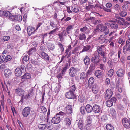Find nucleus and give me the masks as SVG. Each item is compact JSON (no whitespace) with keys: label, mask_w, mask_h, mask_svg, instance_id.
I'll use <instances>...</instances> for the list:
<instances>
[{"label":"nucleus","mask_w":130,"mask_h":130,"mask_svg":"<svg viewBox=\"0 0 130 130\" xmlns=\"http://www.w3.org/2000/svg\"><path fill=\"white\" fill-rule=\"evenodd\" d=\"M66 112L64 113L62 111H60L58 113L56 114L57 115H60L62 117L61 119H63V118H65L67 116V114H71L72 112V106L71 105H68L66 107Z\"/></svg>","instance_id":"nucleus-1"},{"label":"nucleus","mask_w":130,"mask_h":130,"mask_svg":"<svg viewBox=\"0 0 130 130\" xmlns=\"http://www.w3.org/2000/svg\"><path fill=\"white\" fill-rule=\"evenodd\" d=\"M105 93L104 99L106 100L109 99L112 97L113 94V92L111 89H108L107 90Z\"/></svg>","instance_id":"nucleus-2"},{"label":"nucleus","mask_w":130,"mask_h":130,"mask_svg":"<svg viewBox=\"0 0 130 130\" xmlns=\"http://www.w3.org/2000/svg\"><path fill=\"white\" fill-rule=\"evenodd\" d=\"M97 27L98 28L101 32H104V33L105 35L108 34L109 32V29L107 27L103 25L99 24Z\"/></svg>","instance_id":"nucleus-3"},{"label":"nucleus","mask_w":130,"mask_h":130,"mask_svg":"<svg viewBox=\"0 0 130 130\" xmlns=\"http://www.w3.org/2000/svg\"><path fill=\"white\" fill-rule=\"evenodd\" d=\"M99 55L98 54L97 52H95L94 54V56L92 57L91 59V61L94 63V65L99 62Z\"/></svg>","instance_id":"nucleus-4"},{"label":"nucleus","mask_w":130,"mask_h":130,"mask_svg":"<svg viewBox=\"0 0 130 130\" xmlns=\"http://www.w3.org/2000/svg\"><path fill=\"white\" fill-rule=\"evenodd\" d=\"M8 19L12 21H20L22 20V17L21 15H12L11 16L8 18Z\"/></svg>","instance_id":"nucleus-5"},{"label":"nucleus","mask_w":130,"mask_h":130,"mask_svg":"<svg viewBox=\"0 0 130 130\" xmlns=\"http://www.w3.org/2000/svg\"><path fill=\"white\" fill-rule=\"evenodd\" d=\"M31 108L29 107H25L22 111V115L24 117H27L30 114Z\"/></svg>","instance_id":"nucleus-6"},{"label":"nucleus","mask_w":130,"mask_h":130,"mask_svg":"<svg viewBox=\"0 0 130 130\" xmlns=\"http://www.w3.org/2000/svg\"><path fill=\"white\" fill-rule=\"evenodd\" d=\"M117 99L115 97H112L110 100L107 101L106 103L107 106L109 107H110L113 105V103L116 102Z\"/></svg>","instance_id":"nucleus-7"},{"label":"nucleus","mask_w":130,"mask_h":130,"mask_svg":"<svg viewBox=\"0 0 130 130\" xmlns=\"http://www.w3.org/2000/svg\"><path fill=\"white\" fill-rule=\"evenodd\" d=\"M122 122L123 126L126 128H130V123L128 119L125 118L123 119Z\"/></svg>","instance_id":"nucleus-8"},{"label":"nucleus","mask_w":130,"mask_h":130,"mask_svg":"<svg viewBox=\"0 0 130 130\" xmlns=\"http://www.w3.org/2000/svg\"><path fill=\"white\" fill-rule=\"evenodd\" d=\"M72 90H70L69 91L66 93L65 96L67 98L70 99H74L76 98L75 95Z\"/></svg>","instance_id":"nucleus-9"},{"label":"nucleus","mask_w":130,"mask_h":130,"mask_svg":"<svg viewBox=\"0 0 130 130\" xmlns=\"http://www.w3.org/2000/svg\"><path fill=\"white\" fill-rule=\"evenodd\" d=\"M77 70L74 67L71 68L69 71V74L71 77H74L76 74Z\"/></svg>","instance_id":"nucleus-10"},{"label":"nucleus","mask_w":130,"mask_h":130,"mask_svg":"<svg viewBox=\"0 0 130 130\" xmlns=\"http://www.w3.org/2000/svg\"><path fill=\"white\" fill-rule=\"evenodd\" d=\"M15 91L16 94L20 96L24 95L25 91L20 87L17 88Z\"/></svg>","instance_id":"nucleus-11"},{"label":"nucleus","mask_w":130,"mask_h":130,"mask_svg":"<svg viewBox=\"0 0 130 130\" xmlns=\"http://www.w3.org/2000/svg\"><path fill=\"white\" fill-rule=\"evenodd\" d=\"M92 111L95 113H98L101 111L100 106L98 105L94 104L92 107Z\"/></svg>","instance_id":"nucleus-12"},{"label":"nucleus","mask_w":130,"mask_h":130,"mask_svg":"<svg viewBox=\"0 0 130 130\" xmlns=\"http://www.w3.org/2000/svg\"><path fill=\"white\" fill-rule=\"evenodd\" d=\"M123 53L125 55H128L130 52V44L125 45L123 48Z\"/></svg>","instance_id":"nucleus-13"},{"label":"nucleus","mask_w":130,"mask_h":130,"mask_svg":"<svg viewBox=\"0 0 130 130\" xmlns=\"http://www.w3.org/2000/svg\"><path fill=\"white\" fill-rule=\"evenodd\" d=\"M107 36L105 35H100L99 38L100 42L101 43H107L108 41L107 39H106Z\"/></svg>","instance_id":"nucleus-14"},{"label":"nucleus","mask_w":130,"mask_h":130,"mask_svg":"<svg viewBox=\"0 0 130 130\" xmlns=\"http://www.w3.org/2000/svg\"><path fill=\"white\" fill-rule=\"evenodd\" d=\"M57 115L56 114L55 116L53 117L51 120L52 122L54 124H58L61 121L60 117L57 116Z\"/></svg>","instance_id":"nucleus-15"},{"label":"nucleus","mask_w":130,"mask_h":130,"mask_svg":"<svg viewBox=\"0 0 130 130\" xmlns=\"http://www.w3.org/2000/svg\"><path fill=\"white\" fill-rule=\"evenodd\" d=\"M117 76L120 77H122L123 76L125 73V71L122 69H119L117 72Z\"/></svg>","instance_id":"nucleus-16"},{"label":"nucleus","mask_w":130,"mask_h":130,"mask_svg":"<svg viewBox=\"0 0 130 130\" xmlns=\"http://www.w3.org/2000/svg\"><path fill=\"white\" fill-rule=\"evenodd\" d=\"M95 68L94 64H92L89 67V69L87 72V73L89 75H91L92 73Z\"/></svg>","instance_id":"nucleus-17"},{"label":"nucleus","mask_w":130,"mask_h":130,"mask_svg":"<svg viewBox=\"0 0 130 130\" xmlns=\"http://www.w3.org/2000/svg\"><path fill=\"white\" fill-rule=\"evenodd\" d=\"M110 22L112 23H111L110 27L112 29H117L118 26V24L117 23L115 20L111 21Z\"/></svg>","instance_id":"nucleus-18"},{"label":"nucleus","mask_w":130,"mask_h":130,"mask_svg":"<svg viewBox=\"0 0 130 130\" xmlns=\"http://www.w3.org/2000/svg\"><path fill=\"white\" fill-rule=\"evenodd\" d=\"M4 75L7 78H9L10 76L12 74V72L9 69H6L4 71Z\"/></svg>","instance_id":"nucleus-19"},{"label":"nucleus","mask_w":130,"mask_h":130,"mask_svg":"<svg viewBox=\"0 0 130 130\" xmlns=\"http://www.w3.org/2000/svg\"><path fill=\"white\" fill-rule=\"evenodd\" d=\"M85 109L88 113H91L92 111V107L89 104L86 105Z\"/></svg>","instance_id":"nucleus-20"},{"label":"nucleus","mask_w":130,"mask_h":130,"mask_svg":"<svg viewBox=\"0 0 130 130\" xmlns=\"http://www.w3.org/2000/svg\"><path fill=\"white\" fill-rule=\"evenodd\" d=\"M35 30L34 28L33 27H28L27 28V31L28 35L30 36L32 33H34Z\"/></svg>","instance_id":"nucleus-21"},{"label":"nucleus","mask_w":130,"mask_h":130,"mask_svg":"<svg viewBox=\"0 0 130 130\" xmlns=\"http://www.w3.org/2000/svg\"><path fill=\"white\" fill-rule=\"evenodd\" d=\"M15 75L16 76L20 77L21 75L22 72L19 68H17L15 70Z\"/></svg>","instance_id":"nucleus-22"},{"label":"nucleus","mask_w":130,"mask_h":130,"mask_svg":"<svg viewBox=\"0 0 130 130\" xmlns=\"http://www.w3.org/2000/svg\"><path fill=\"white\" fill-rule=\"evenodd\" d=\"M83 61L84 64L88 66L90 61L89 57L86 56L84 59Z\"/></svg>","instance_id":"nucleus-23"},{"label":"nucleus","mask_w":130,"mask_h":130,"mask_svg":"<svg viewBox=\"0 0 130 130\" xmlns=\"http://www.w3.org/2000/svg\"><path fill=\"white\" fill-rule=\"evenodd\" d=\"M99 89V87L97 85L94 84L92 88L93 93L95 94H97L98 92Z\"/></svg>","instance_id":"nucleus-24"},{"label":"nucleus","mask_w":130,"mask_h":130,"mask_svg":"<svg viewBox=\"0 0 130 130\" xmlns=\"http://www.w3.org/2000/svg\"><path fill=\"white\" fill-rule=\"evenodd\" d=\"M42 58L44 59L49 60V57L48 54L44 52H42L41 54Z\"/></svg>","instance_id":"nucleus-25"},{"label":"nucleus","mask_w":130,"mask_h":130,"mask_svg":"<svg viewBox=\"0 0 130 130\" xmlns=\"http://www.w3.org/2000/svg\"><path fill=\"white\" fill-rule=\"evenodd\" d=\"M88 75L87 73L85 74L84 72L82 73L80 75V79L83 80L85 79H87L88 78Z\"/></svg>","instance_id":"nucleus-26"},{"label":"nucleus","mask_w":130,"mask_h":130,"mask_svg":"<svg viewBox=\"0 0 130 130\" xmlns=\"http://www.w3.org/2000/svg\"><path fill=\"white\" fill-rule=\"evenodd\" d=\"M98 52V54L99 55H100L101 56L104 57L105 56V54L104 52H102V48L101 47H98L97 49V52Z\"/></svg>","instance_id":"nucleus-27"},{"label":"nucleus","mask_w":130,"mask_h":130,"mask_svg":"<svg viewBox=\"0 0 130 130\" xmlns=\"http://www.w3.org/2000/svg\"><path fill=\"white\" fill-rule=\"evenodd\" d=\"M70 66L68 63H66L64 67L61 69V73L62 74H64L66 71L67 69Z\"/></svg>","instance_id":"nucleus-28"},{"label":"nucleus","mask_w":130,"mask_h":130,"mask_svg":"<svg viewBox=\"0 0 130 130\" xmlns=\"http://www.w3.org/2000/svg\"><path fill=\"white\" fill-rule=\"evenodd\" d=\"M83 122L82 120H80L79 121L78 124V126L80 130H83Z\"/></svg>","instance_id":"nucleus-29"},{"label":"nucleus","mask_w":130,"mask_h":130,"mask_svg":"<svg viewBox=\"0 0 130 130\" xmlns=\"http://www.w3.org/2000/svg\"><path fill=\"white\" fill-rule=\"evenodd\" d=\"M80 30L82 32L84 33L85 34H88L89 32L88 31V28L86 26H85L83 28H80Z\"/></svg>","instance_id":"nucleus-30"},{"label":"nucleus","mask_w":130,"mask_h":130,"mask_svg":"<svg viewBox=\"0 0 130 130\" xmlns=\"http://www.w3.org/2000/svg\"><path fill=\"white\" fill-rule=\"evenodd\" d=\"M94 79L93 77H90L88 81V86L89 87H91V85L93 84L94 82Z\"/></svg>","instance_id":"nucleus-31"},{"label":"nucleus","mask_w":130,"mask_h":130,"mask_svg":"<svg viewBox=\"0 0 130 130\" xmlns=\"http://www.w3.org/2000/svg\"><path fill=\"white\" fill-rule=\"evenodd\" d=\"M94 74L98 78H100L102 75V72L100 70L96 71L94 73Z\"/></svg>","instance_id":"nucleus-32"},{"label":"nucleus","mask_w":130,"mask_h":130,"mask_svg":"<svg viewBox=\"0 0 130 130\" xmlns=\"http://www.w3.org/2000/svg\"><path fill=\"white\" fill-rule=\"evenodd\" d=\"M78 37L79 39L81 40H85L86 39L85 35L83 33L79 34Z\"/></svg>","instance_id":"nucleus-33"},{"label":"nucleus","mask_w":130,"mask_h":130,"mask_svg":"<svg viewBox=\"0 0 130 130\" xmlns=\"http://www.w3.org/2000/svg\"><path fill=\"white\" fill-rule=\"evenodd\" d=\"M30 77L31 76L30 74L28 73H27L24 74L21 77V78L22 79L24 78L28 79L30 78Z\"/></svg>","instance_id":"nucleus-34"},{"label":"nucleus","mask_w":130,"mask_h":130,"mask_svg":"<svg viewBox=\"0 0 130 130\" xmlns=\"http://www.w3.org/2000/svg\"><path fill=\"white\" fill-rule=\"evenodd\" d=\"M91 46L90 45H86L84 46L82 50V52L86 51L89 50L91 48Z\"/></svg>","instance_id":"nucleus-35"},{"label":"nucleus","mask_w":130,"mask_h":130,"mask_svg":"<svg viewBox=\"0 0 130 130\" xmlns=\"http://www.w3.org/2000/svg\"><path fill=\"white\" fill-rule=\"evenodd\" d=\"M106 128L107 130H114L113 126L110 124H107L106 126Z\"/></svg>","instance_id":"nucleus-36"},{"label":"nucleus","mask_w":130,"mask_h":130,"mask_svg":"<svg viewBox=\"0 0 130 130\" xmlns=\"http://www.w3.org/2000/svg\"><path fill=\"white\" fill-rule=\"evenodd\" d=\"M32 91H31L30 92H29V94L27 95H25L24 96V98L26 100H27L30 97H32L33 96V94L32 93Z\"/></svg>","instance_id":"nucleus-37"},{"label":"nucleus","mask_w":130,"mask_h":130,"mask_svg":"<svg viewBox=\"0 0 130 130\" xmlns=\"http://www.w3.org/2000/svg\"><path fill=\"white\" fill-rule=\"evenodd\" d=\"M36 48L35 47L32 48L30 49L28 52L27 53L28 55H30L36 51Z\"/></svg>","instance_id":"nucleus-38"},{"label":"nucleus","mask_w":130,"mask_h":130,"mask_svg":"<svg viewBox=\"0 0 130 130\" xmlns=\"http://www.w3.org/2000/svg\"><path fill=\"white\" fill-rule=\"evenodd\" d=\"M71 10L72 11L75 13H77L79 11V9L78 6H75L74 8L72 7Z\"/></svg>","instance_id":"nucleus-39"},{"label":"nucleus","mask_w":130,"mask_h":130,"mask_svg":"<svg viewBox=\"0 0 130 130\" xmlns=\"http://www.w3.org/2000/svg\"><path fill=\"white\" fill-rule=\"evenodd\" d=\"M47 123L46 124V127L48 130H50L52 129L51 124L50 122L48 123V119H47Z\"/></svg>","instance_id":"nucleus-40"},{"label":"nucleus","mask_w":130,"mask_h":130,"mask_svg":"<svg viewBox=\"0 0 130 130\" xmlns=\"http://www.w3.org/2000/svg\"><path fill=\"white\" fill-rule=\"evenodd\" d=\"M4 13V15L5 16L8 17L9 18L10 17L12 16V14L9 11H5Z\"/></svg>","instance_id":"nucleus-41"},{"label":"nucleus","mask_w":130,"mask_h":130,"mask_svg":"<svg viewBox=\"0 0 130 130\" xmlns=\"http://www.w3.org/2000/svg\"><path fill=\"white\" fill-rule=\"evenodd\" d=\"M66 122V124L67 125H69L71 124V121L70 119L68 118H66L65 120Z\"/></svg>","instance_id":"nucleus-42"},{"label":"nucleus","mask_w":130,"mask_h":130,"mask_svg":"<svg viewBox=\"0 0 130 130\" xmlns=\"http://www.w3.org/2000/svg\"><path fill=\"white\" fill-rule=\"evenodd\" d=\"M113 74V70L111 69L108 71V75L110 77L112 76Z\"/></svg>","instance_id":"nucleus-43"},{"label":"nucleus","mask_w":130,"mask_h":130,"mask_svg":"<svg viewBox=\"0 0 130 130\" xmlns=\"http://www.w3.org/2000/svg\"><path fill=\"white\" fill-rule=\"evenodd\" d=\"M94 6L90 4H89L88 6H87L85 9L87 10H90L91 9L93 8Z\"/></svg>","instance_id":"nucleus-44"},{"label":"nucleus","mask_w":130,"mask_h":130,"mask_svg":"<svg viewBox=\"0 0 130 130\" xmlns=\"http://www.w3.org/2000/svg\"><path fill=\"white\" fill-rule=\"evenodd\" d=\"M119 40L118 41V42L120 44L122 43L121 45V46L123 45L125 43V41L124 40L123 41L122 39L121 38H119Z\"/></svg>","instance_id":"nucleus-45"},{"label":"nucleus","mask_w":130,"mask_h":130,"mask_svg":"<svg viewBox=\"0 0 130 130\" xmlns=\"http://www.w3.org/2000/svg\"><path fill=\"white\" fill-rule=\"evenodd\" d=\"M19 69H20L21 71H22L23 73H24L25 72L26 68L25 66L24 65H21Z\"/></svg>","instance_id":"nucleus-46"},{"label":"nucleus","mask_w":130,"mask_h":130,"mask_svg":"<svg viewBox=\"0 0 130 130\" xmlns=\"http://www.w3.org/2000/svg\"><path fill=\"white\" fill-rule=\"evenodd\" d=\"M48 48L50 50H52L55 48V46L53 44H49L48 46Z\"/></svg>","instance_id":"nucleus-47"},{"label":"nucleus","mask_w":130,"mask_h":130,"mask_svg":"<svg viewBox=\"0 0 130 130\" xmlns=\"http://www.w3.org/2000/svg\"><path fill=\"white\" fill-rule=\"evenodd\" d=\"M58 45L60 49V51L61 52H63L64 51V49L63 45L60 43H58Z\"/></svg>","instance_id":"nucleus-48"},{"label":"nucleus","mask_w":130,"mask_h":130,"mask_svg":"<svg viewBox=\"0 0 130 130\" xmlns=\"http://www.w3.org/2000/svg\"><path fill=\"white\" fill-rule=\"evenodd\" d=\"M85 107L84 106H82L80 109V111L82 114H84L85 113Z\"/></svg>","instance_id":"nucleus-49"},{"label":"nucleus","mask_w":130,"mask_h":130,"mask_svg":"<svg viewBox=\"0 0 130 130\" xmlns=\"http://www.w3.org/2000/svg\"><path fill=\"white\" fill-rule=\"evenodd\" d=\"M110 113L112 116H114L116 114V112L115 109L113 108H111L110 109Z\"/></svg>","instance_id":"nucleus-50"},{"label":"nucleus","mask_w":130,"mask_h":130,"mask_svg":"<svg viewBox=\"0 0 130 130\" xmlns=\"http://www.w3.org/2000/svg\"><path fill=\"white\" fill-rule=\"evenodd\" d=\"M46 127V126L45 124H40L38 126V127L40 129H44Z\"/></svg>","instance_id":"nucleus-51"},{"label":"nucleus","mask_w":130,"mask_h":130,"mask_svg":"<svg viewBox=\"0 0 130 130\" xmlns=\"http://www.w3.org/2000/svg\"><path fill=\"white\" fill-rule=\"evenodd\" d=\"M58 35L59 36L61 41H62L64 39V36L63 34L61 32L60 34H58Z\"/></svg>","instance_id":"nucleus-52"},{"label":"nucleus","mask_w":130,"mask_h":130,"mask_svg":"<svg viewBox=\"0 0 130 130\" xmlns=\"http://www.w3.org/2000/svg\"><path fill=\"white\" fill-rule=\"evenodd\" d=\"M58 30V28L56 27L55 29L52 30L49 33V34L51 35L55 33L56 31H57Z\"/></svg>","instance_id":"nucleus-53"},{"label":"nucleus","mask_w":130,"mask_h":130,"mask_svg":"<svg viewBox=\"0 0 130 130\" xmlns=\"http://www.w3.org/2000/svg\"><path fill=\"white\" fill-rule=\"evenodd\" d=\"M5 58V56L3 55H2L0 56V64L2 63L3 62H5L4 60H3V59H2V58Z\"/></svg>","instance_id":"nucleus-54"},{"label":"nucleus","mask_w":130,"mask_h":130,"mask_svg":"<svg viewBox=\"0 0 130 130\" xmlns=\"http://www.w3.org/2000/svg\"><path fill=\"white\" fill-rule=\"evenodd\" d=\"M10 38V36H5L3 37V40L4 41H7Z\"/></svg>","instance_id":"nucleus-55"},{"label":"nucleus","mask_w":130,"mask_h":130,"mask_svg":"<svg viewBox=\"0 0 130 130\" xmlns=\"http://www.w3.org/2000/svg\"><path fill=\"white\" fill-rule=\"evenodd\" d=\"M130 25V21H125L124 23V28H125L128 25Z\"/></svg>","instance_id":"nucleus-56"},{"label":"nucleus","mask_w":130,"mask_h":130,"mask_svg":"<svg viewBox=\"0 0 130 130\" xmlns=\"http://www.w3.org/2000/svg\"><path fill=\"white\" fill-rule=\"evenodd\" d=\"M127 14V12L124 11L120 13V15L121 16L124 17L126 16Z\"/></svg>","instance_id":"nucleus-57"},{"label":"nucleus","mask_w":130,"mask_h":130,"mask_svg":"<svg viewBox=\"0 0 130 130\" xmlns=\"http://www.w3.org/2000/svg\"><path fill=\"white\" fill-rule=\"evenodd\" d=\"M76 87L75 86V85H72L71 86V89L70 90H72V91L74 93V92L75 91V90H76Z\"/></svg>","instance_id":"nucleus-58"},{"label":"nucleus","mask_w":130,"mask_h":130,"mask_svg":"<svg viewBox=\"0 0 130 130\" xmlns=\"http://www.w3.org/2000/svg\"><path fill=\"white\" fill-rule=\"evenodd\" d=\"M4 84L6 85V87L7 90H8V87H9L10 85V83H9V82L7 81L6 82V83L5 82Z\"/></svg>","instance_id":"nucleus-59"},{"label":"nucleus","mask_w":130,"mask_h":130,"mask_svg":"<svg viewBox=\"0 0 130 130\" xmlns=\"http://www.w3.org/2000/svg\"><path fill=\"white\" fill-rule=\"evenodd\" d=\"M50 25L53 27L54 28L56 27L54 22L52 20H51Z\"/></svg>","instance_id":"nucleus-60"},{"label":"nucleus","mask_w":130,"mask_h":130,"mask_svg":"<svg viewBox=\"0 0 130 130\" xmlns=\"http://www.w3.org/2000/svg\"><path fill=\"white\" fill-rule=\"evenodd\" d=\"M116 22H117V23L118 24H119L123 26L124 23L122 22L120 20H116L115 21Z\"/></svg>","instance_id":"nucleus-61"},{"label":"nucleus","mask_w":130,"mask_h":130,"mask_svg":"<svg viewBox=\"0 0 130 130\" xmlns=\"http://www.w3.org/2000/svg\"><path fill=\"white\" fill-rule=\"evenodd\" d=\"M41 109L43 113H45L47 111V110L46 108L43 106H42L41 107Z\"/></svg>","instance_id":"nucleus-62"},{"label":"nucleus","mask_w":130,"mask_h":130,"mask_svg":"<svg viewBox=\"0 0 130 130\" xmlns=\"http://www.w3.org/2000/svg\"><path fill=\"white\" fill-rule=\"evenodd\" d=\"M73 26H74L72 25H69L68 26L67 28H66V29L70 31L71 30L73 29Z\"/></svg>","instance_id":"nucleus-63"},{"label":"nucleus","mask_w":130,"mask_h":130,"mask_svg":"<svg viewBox=\"0 0 130 130\" xmlns=\"http://www.w3.org/2000/svg\"><path fill=\"white\" fill-rule=\"evenodd\" d=\"M91 127V125L87 124L85 126V128L87 130H89L90 128Z\"/></svg>","instance_id":"nucleus-64"}]
</instances>
